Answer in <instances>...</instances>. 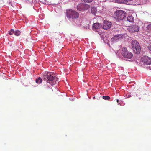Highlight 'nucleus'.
Listing matches in <instances>:
<instances>
[{
    "label": "nucleus",
    "instance_id": "obj_26",
    "mask_svg": "<svg viewBox=\"0 0 151 151\" xmlns=\"http://www.w3.org/2000/svg\"><path fill=\"white\" fill-rule=\"evenodd\" d=\"M117 102L119 103V100L118 99H117Z\"/></svg>",
    "mask_w": 151,
    "mask_h": 151
},
{
    "label": "nucleus",
    "instance_id": "obj_27",
    "mask_svg": "<svg viewBox=\"0 0 151 151\" xmlns=\"http://www.w3.org/2000/svg\"><path fill=\"white\" fill-rule=\"evenodd\" d=\"M130 97V96H129L128 97Z\"/></svg>",
    "mask_w": 151,
    "mask_h": 151
},
{
    "label": "nucleus",
    "instance_id": "obj_2",
    "mask_svg": "<svg viewBox=\"0 0 151 151\" xmlns=\"http://www.w3.org/2000/svg\"><path fill=\"white\" fill-rule=\"evenodd\" d=\"M114 16L117 21L119 22L123 19L126 17V13L125 12L121 10L116 11L114 13Z\"/></svg>",
    "mask_w": 151,
    "mask_h": 151
},
{
    "label": "nucleus",
    "instance_id": "obj_9",
    "mask_svg": "<svg viewBox=\"0 0 151 151\" xmlns=\"http://www.w3.org/2000/svg\"><path fill=\"white\" fill-rule=\"evenodd\" d=\"M139 29V27L137 25H132L129 29L131 32H134L138 31Z\"/></svg>",
    "mask_w": 151,
    "mask_h": 151
},
{
    "label": "nucleus",
    "instance_id": "obj_22",
    "mask_svg": "<svg viewBox=\"0 0 151 151\" xmlns=\"http://www.w3.org/2000/svg\"><path fill=\"white\" fill-rule=\"evenodd\" d=\"M150 0H142V1H143V4H145L147 2V1H149Z\"/></svg>",
    "mask_w": 151,
    "mask_h": 151
},
{
    "label": "nucleus",
    "instance_id": "obj_4",
    "mask_svg": "<svg viewBox=\"0 0 151 151\" xmlns=\"http://www.w3.org/2000/svg\"><path fill=\"white\" fill-rule=\"evenodd\" d=\"M132 44L134 52L136 54H139L140 52V47L139 43L137 40H133Z\"/></svg>",
    "mask_w": 151,
    "mask_h": 151
},
{
    "label": "nucleus",
    "instance_id": "obj_21",
    "mask_svg": "<svg viewBox=\"0 0 151 151\" xmlns=\"http://www.w3.org/2000/svg\"><path fill=\"white\" fill-rule=\"evenodd\" d=\"M13 33L14 34V29H11L10 32H9V34L11 35L13 34Z\"/></svg>",
    "mask_w": 151,
    "mask_h": 151
},
{
    "label": "nucleus",
    "instance_id": "obj_3",
    "mask_svg": "<svg viewBox=\"0 0 151 151\" xmlns=\"http://www.w3.org/2000/svg\"><path fill=\"white\" fill-rule=\"evenodd\" d=\"M66 13L67 17L70 20L77 19L78 17V13L75 10L67 9Z\"/></svg>",
    "mask_w": 151,
    "mask_h": 151
},
{
    "label": "nucleus",
    "instance_id": "obj_24",
    "mask_svg": "<svg viewBox=\"0 0 151 151\" xmlns=\"http://www.w3.org/2000/svg\"><path fill=\"white\" fill-rule=\"evenodd\" d=\"M148 48L149 50L151 51V45L148 46Z\"/></svg>",
    "mask_w": 151,
    "mask_h": 151
},
{
    "label": "nucleus",
    "instance_id": "obj_11",
    "mask_svg": "<svg viewBox=\"0 0 151 151\" xmlns=\"http://www.w3.org/2000/svg\"><path fill=\"white\" fill-rule=\"evenodd\" d=\"M93 29H99L101 27V24L98 23H95L93 24Z\"/></svg>",
    "mask_w": 151,
    "mask_h": 151
},
{
    "label": "nucleus",
    "instance_id": "obj_15",
    "mask_svg": "<svg viewBox=\"0 0 151 151\" xmlns=\"http://www.w3.org/2000/svg\"><path fill=\"white\" fill-rule=\"evenodd\" d=\"M82 3H81L80 4L78 5L77 6V9L79 11H83V6H82Z\"/></svg>",
    "mask_w": 151,
    "mask_h": 151
},
{
    "label": "nucleus",
    "instance_id": "obj_17",
    "mask_svg": "<svg viewBox=\"0 0 151 151\" xmlns=\"http://www.w3.org/2000/svg\"><path fill=\"white\" fill-rule=\"evenodd\" d=\"M42 82V79L40 77L38 78L36 80V82L38 84H40Z\"/></svg>",
    "mask_w": 151,
    "mask_h": 151
},
{
    "label": "nucleus",
    "instance_id": "obj_5",
    "mask_svg": "<svg viewBox=\"0 0 151 151\" xmlns=\"http://www.w3.org/2000/svg\"><path fill=\"white\" fill-rule=\"evenodd\" d=\"M142 64L144 65H150L149 69L151 70V58L147 56L142 57L141 60Z\"/></svg>",
    "mask_w": 151,
    "mask_h": 151
},
{
    "label": "nucleus",
    "instance_id": "obj_6",
    "mask_svg": "<svg viewBox=\"0 0 151 151\" xmlns=\"http://www.w3.org/2000/svg\"><path fill=\"white\" fill-rule=\"evenodd\" d=\"M121 54L125 58L128 59H131L132 57V53L127 51L126 48H123L122 49Z\"/></svg>",
    "mask_w": 151,
    "mask_h": 151
},
{
    "label": "nucleus",
    "instance_id": "obj_1",
    "mask_svg": "<svg viewBox=\"0 0 151 151\" xmlns=\"http://www.w3.org/2000/svg\"><path fill=\"white\" fill-rule=\"evenodd\" d=\"M53 74L50 72L45 73L43 74V78L45 81L53 85L56 83L58 80V78L55 77Z\"/></svg>",
    "mask_w": 151,
    "mask_h": 151
},
{
    "label": "nucleus",
    "instance_id": "obj_7",
    "mask_svg": "<svg viewBox=\"0 0 151 151\" xmlns=\"http://www.w3.org/2000/svg\"><path fill=\"white\" fill-rule=\"evenodd\" d=\"M111 22L105 20L104 22L103 29L105 30H107L109 29L111 26Z\"/></svg>",
    "mask_w": 151,
    "mask_h": 151
},
{
    "label": "nucleus",
    "instance_id": "obj_13",
    "mask_svg": "<svg viewBox=\"0 0 151 151\" xmlns=\"http://www.w3.org/2000/svg\"><path fill=\"white\" fill-rule=\"evenodd\" d=\"M147 31L149 35H151V23L148 24L146 27Z\"/></svg>",
    "mask_w": 151,
    "mask_h": 151
},
{
    "label": "nucleus",
    "instance_id": "obj_12",
    "mask_svg": "<svg viewBox=\"0 0 151 151\" xmlns=\"http://www.w3.org/2000/svg\"><path fill=\"white\" fill-rule=\"evenodd\" d=\"M82 6H83V11L88 10L90 8V6L86 4L82 3Z\"/></svg>",
    "mask_w": 151,
    "mask_h": 151
},
{
    "label": "nucleus",
    "instance_id": "obj_8",
    "mask_svg": "<svg viewBox=\"0 0 151 151\" xmlns=\"http://www.w3.org/2000/svg\"><path fill=\"white\" fill-rule=\"evenodd\" d=\"M123 37L122 34H119L116 35L113 37L111 38V40L113 42H117L121 40Z\"/></svg>",
    "mask_w": 151,
    "mask_h": 151
},
{
    "label": "nucleus",
    "instance_id": "obj_20",
    "mask_svg": "<svg viewBox=\"0 0 151 151\" xmlns=\"http://www.w3.org/2000/svg\"><path fill=\"white\" fill-rule=\"evenodd\" d=\"M93 0H82V1L85 3H89L93 1Z\"/></svg>",
    "mask_w": 151,
    "mask_h": 151
},
{
    "label": "nucleus",
    "instance_id": "obj_18",
    "mask_svg": "<svg viewBox=\"0 0 151 151\" xmlns=\"http://www.w3.org/2000/svg\"><path fill=\"white\" fill-rule=\"evenodd\" d=\"M21 32L20 31L18 30H17L14 31V35L16 36H19L20 35Z\"/></svg>",
    "mask_w": 151,
    "mask_h": 151
},
{
    "label": "nucleus",
    "instance_id": "obj_28",
    "mask_svg": "<svg viewBox=\"0 0 151 151\" xmlns=\"http://www.w3.org/2000/svg\"><path fill=\"white\" fill-rule=\"evenodd\" d=\"M119 58H120V56H119Z\"/></svg>",
    "mask_w": 151,
    "mask_h": 151
},
{
    "label": "nucleus",
    "instance_id": "obj_14",
    "mask_svg": "<svg viewBox=\"0 0 151 151\" xmlns=\"http://www.w3.org/2000/svg\"><path fill=\"white\" fill-rule=\"evenodd\" d=\"M127 20L130 22H133L134 20V17L132 16H129L127 17Z\"/></svg>",
    "mask_w": 151,
    "mask_h": 151
},
{
    "label": "nucleus",
    "instance_id": "obj_23",
    "mask_svg": "<svg viewBox=\"0 0 151 151\" xmlns=\"http://www.w3.org/2000/svg\"><path fill=\"white\" fill-rule=\"evenodd\" d=\"M121 52V50H119L117 51V52L116 53V54L118 55L119 53Z\"/></svg>",
    "mask_w": 151,
    "mask_h": 151
},
{
    "label": "nucleus",
    "instance_id": "obj_25",
    "mask_svg": "<svg viewBox=\"0 0 151 151\" xmlns=\"http://www.w3.org/2000/svg\"><path fill=\"white\" fill-rule=\"evenodd\" d=\"M85 28L86 29H89V26L88 25L87 26L85 27Z\"/></svg>",
    "mask_w": 151,
    "mask_h": 151
},
{
    "label": "nucleus",
    "instance_id": "obj_19",
    "mask_svg": "<svg viewBox=\"0 0 151 151\" xmlns=\"http://www.w3.org/2000/svg\"><path fill=\"white\" fill-rule=\"evenodd\" d=\"M102 97L103 99L105 100H109L110 98V97L108 96H103Z\"/></svg>",
    "mask_w": 151,
    "mask_h": 151
},
{
    "label": "nucleus",
    "instance_id": "obj_10",
    "mask_svg": "<svg viewBox=\"0 0 151 151\" xmlns=\"http://www.w3.org/2000/svg\"><path fill=\"white\" fill-rule=\"evenodd\" d=\"M132 0H115V1L116 2L120 4H129L128 2L132 1Z\"/></svg>",
    "mask_w": 151,
    "mask_h": 151
},
{
    "label": "nucleus",
    "instance_id": "obj_16",
    "mask_svg": "<svg viewBox=\"0 0 151 151\" xmlns=\"http://www.w3.org/2000/svg\"><path fill=\"white\" fill-rule=\"evenodd\" d=\"M97 11V9L95 7H91V13L95 15L96 12Z\"/></svg>",
    "mask_w": 151,
    "mask_h": 151
}]
</instances>
